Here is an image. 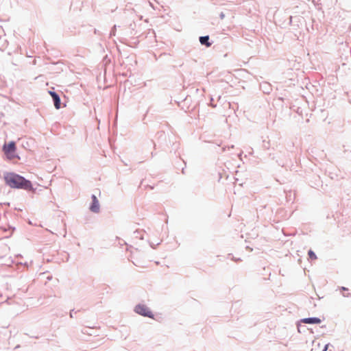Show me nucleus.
<instances>
[{
	"label": "nucleus",
	"mask_w": 351,
	"mask_h": 351,
	"mask_svg": "<svg viewBox=\"0 0 351 351\" xmlns=\"http://www.w3.org/2000/svg\"><path fill=\"white\" fill-rule=\"evenodd\" d=\"M328 344L326 345L323 351H326L328 349Z\"/></svg>",
	"instance_id": "obj_10"
},
{
	"label": "nucleus",
	"mask_w": 351,
	"mask_h": 351,
	"mask_svg": "<svg viewBox=\"0 0 351 351\" xmlns=\"http://www.w3.org/2000/svg\"><path fill=\"white\" fill-rule=\"evenodd\" d=\"M49 93L53 98L55 108L56 109H60L61 104H60V99L59 95L56 93L53 92V91H49Z\"/></svg>",
	"instance_id": "obj_5"
},
{
	"label": "nucleus",
	"mask_w": 351,
	"mask_h": 351,
	"mask_svg": "<svg viewBox=\"0 0 351 351\" xmlns=\"http://www.w3.org/2000/svg\"><path fill=\"white\" fill-rule=\"evenodd\" d=\"M341 291L344 297H346V298L351 297V292L349 291V289L348 288L341 287Z\"/></svg>",
	"instance_id": "obj_8"
},
{
	"label": "nucleus",
	"mask_w": 351,
	"mask_h": 351,
	"mask_svg": "<svg viewBox=\"0 0 351 351\" xmlns=\"http://www.w3.org/2000/svg\"><path fill=\"white\" fill-rule=\"evenodd\" d=\"M209 36H201L199 38V42L202 45H206L207 47H209L211 45V43L208 42Z\"/></svg>",
	"instance_id": "obj_7"
},
{
	"label": "nucleus",
	"mask_w": 351,
	"mask_h": 351,
	"mask_svg": "<svg viewBox=\"0 0 351 351\" xmlns=\"http://www.w3.org/2000/svg\"><path fill=\"white\" fill-rule=\"evenodd\" d=\"M302 322L304 324H320L321 319L317 317L304 318L302 319Z\"/></svg>",
	"instance_id": "obj_6"
},
{
	"label": "nucleus",
	"mask_w": 351,
	"mask_h": 351,
	"mask_svg": "<svg viewBox=\"0 0 351 351\" xmlns=\"http://www.w3.org/2000/svg\"><path fill=\"white\" fill-rule=\"evenodd\" d=\"M4 179L5 183L12 188L23 189L29 191L33 189L32 184L30 181L14 173H8L5 174Z\"/></svg>",
	"instance_id": "obj_1"
},
{
	"label": "nucleus",
	"mask_w": 351,
	"mask_h": 351,
	"mask_svg": "<svg viewBox=\"0 0 351 351\" xmlns=\"http://www.w3.org/2000/svg\"><path fill=\"white\" fill-rule=\"evenodd\" d=\"M93 202L90 206V210L93 213H99V203L97 197L93 195L92 196Z\"/></svg>",
	"instance_id": "obj_4"
},
{
	"label": "nucleus",
	"mask_w": 351,
	"mask_h": 351,
	"mask_svg": "<svg viewBox=\"0 0 351 351\" xmlns=\"http://www.w3.org/2000/svg\"><path fill=\"white\" fill-rule=\"evenodd\" d=\"M16 147L14 141H11L8 144H5L3 147V151L8 160L19 158L16 154Z\"/></svg>",
	"instance_id": "obj_2"
},
{
	"label": "nucleus",
	"mask_w": 351,
	"mask_h": 351,
	"mask_svg": "<svg viewBox=\"0 0 351 351\" xmlns=\"http://www.w3.org/2000/svg\"><path fill=\"white\" fill-rule=\"evenodd\" d=\"M135 312L145 317L153 318L154 315L147 306L144 304H138L135 307Z\"/></svg>",
	"instance_id": "obj_3"
},
{
	"label": "nucleus",
	"mask_w": 351,
	"mask_h": 351,
	"mask_svg": "<svg viewBox=\"0 0 351 351\" xmlns=\"http://www.w3.org/2000/svg\"><path fill=\"white\" fill-rule=\"evenodd\" d=\"M308 255L309 256V258L311 260H316L317 259V256L315 255V254L314 253L313 251H312L311 250H310L308 252Z\"/></svg>",
	"instance_id": "obj_9"
}]
</instances>
